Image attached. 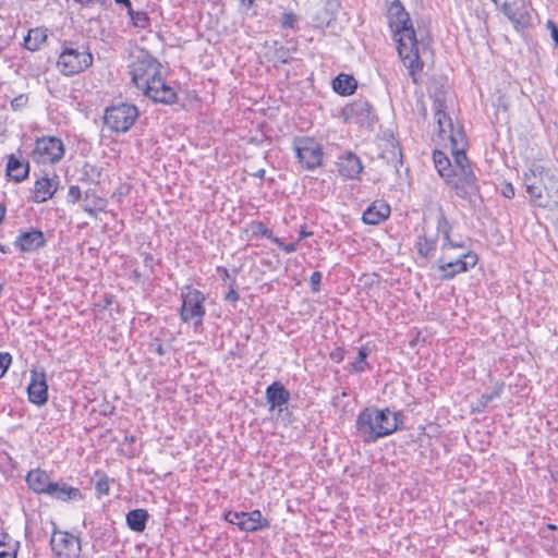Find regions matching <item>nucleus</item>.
<instances>
[{
  "label": "nucleus",
  "mask_w": 558,
  "mask_h": 558,
  "mask_svg": "<svg viewBox=\"0 0 558 558\" xmlns=\"http://www.w3.org/2000/svg\"><path fill=\"white\" fill-rule=\"evenodd\" d=\"M388 23L397 41V49L404 66L414 83H417L416 74L423 70L421 50L425 44L418 40L409 13L399 0H393L388 8Z\"/></svg>",
  "instance_id": "1"
},
{
  "label": "nucleus",
  "mask_w": 558,
  "mask_h": 558,
  "mask_svg": "<svg viewBox=\"0 0 558 558\" xmlns=\"http://www.w3.org/2000/svg\"><path fill=\"white\" fill-rule=\"evenodd\" d=\"M403 427V415L389 408L371 405L362 409L355 418V432L364 444H374Z\"/></svg>",
  "instance_id": "2"
},
{
  "label": "nucleus",
  "mask_w": 558,
  "mask_h": 558,
  "mask_svg": "<svg viewBox=\"0 0 558 558\" xmlns=\"http://www.w3.org/2000/svg\"><path fill=\"white\" fill-rule=\"evenodd\" d=\"M531 203L541 208L558 206V175L544 166L533 163L523 174Z\"/></svg>",
  "instance_id": "3"
},
{
  "label": "nucleus",
  "mask_w": 558,
  "mask_h": 558,
  "mask_svg": "<svg viewBox=\"0 0 558 558\" xmlns=\"http://www.w3.org/2000/svg\"><path fill=\"white\" fill-rule=\"evenodd\" d=\"M130 58L129 69L132 83L143 92L151 84L153 80H157L161 75V64L144 48H136Z\"/></svg>",
  "instance_id": "4"
},
{
  "label": "nucleus",
  "mask_w": 558,
  "mask_h": 558,
  "mask_svg": "<svg viewBox=\"0 0 558 558\" xmlns=\"http://www.w3.org/2000/svg\"><path fill=\"white\" fill-rule=\"evenodd\" d=\"M94 57L88 46L74 47L64 43L58 57L57 66L64 76L80 74L92 66Z\"/></svg>",
  "instance_id": "5"
},
{
  "label": "nucleus",
  "mask_w": 558,
  "mask_h": 558,
  "mask_svg": "<svg viewBox=\"0 0 558 558\" xmlns=\"http://www.w3.org/2000/svg\"><path fill=\"white\" fill-rule=\"evenodd\" d=\"M181 299L180 317L182 322L192 323L194 328L198 329L203 325L206 314L204 293L191 286H185L181 289Z\"/></svg>",
  "instance_id": "6"
},
{
  "label": "nucleus",
  "mask_w": 558,
  "mask_h": 558,
  "mask_svg": "<svg viewBox=\"0 0 558 558\" xmlns=\"http://www.w3.org/2000/svg\"><path fill=\"white\" fill-rule=\"evenodd\" d=\"M138 114L140 112L135 105L119 102L111 105L105 110L104 123L112 132L125 133L134 125Z\"/></svg>",
  "instance_id": "7"
},
{
  "label": "nucleus",
  "mask_w": 558,
  "mask_h": 558,
  "mask_svg": "<svg viewBox=\"0 0 558 558\" xmlns=\"http://www.w3.org/2000/svg\"><path fill=\"white\" fill-rule=\"evenodd\" d=\"M446 183L454 191L458 197L466 199L470 204L475 205L477 201L482 202L478 180L473 169H462L459 172H453L446 180Z\"/></svg>",
  "instance_id": "8"
},
{
  "label": "nucleus",
  "mask_w": 558,
  "mask_h": 558,
  "mask_svg": "<svg viewBox=\"0 0 558 558\" xmlns=\"http://www.w3.org/2000/svg\"><path fill=\"white\" fill-rule=\"evenodd\" d=\"M492 1L510 20L515 29H523L532 25L533 9L529 0Z\"/></svg>",
  "instance_id": "9"
},
{
  "label": "nucleus",
  "mask_w": 558,
  "mask_h": 558,
  "mask_svg": "<svg viewBox=\"0 0 558 558\" xmlns=\"http://www.w3.org/2000/svg\"><path fill=\"white\" fill-rule=\"evenodd\" d=\"M64 144L57 136L37 138L32 151V158L37 163L54 165L64 156Z\"/></svg>",
  "instance_id": "10"
},
{
  "label": "nucleus",
  "mask_w": 558,
  "mask_h": 558,
  "mask_svg": "<svg viewBox=\"0 0 558 558\" xmlns=\"http://www.w3.org/2000/svg\"><path fill=\"white\" fill-rule=\"evenodd\" d=\"M293 148L303 168L313 170L322 165L323 149L314 138L296 137L293 141Z\"/></svg>",
  "instance_id": "11"
},
{
  "label": "nucleus",
  "mask_w": 558,
  "mask_h": 558,
  "mask_svg": "<svg viewBox=\"0 0 558 558\" xmlns=\"http://www.w3.org/2000/svg\"><path fill=\"white\" fill-rule=\"evenodd\" d=\"M50 546L54 558H80L81 541L77 536L66 532L53 529Z\"/></svg>",
  "instance_id": "12"
},
{
  "label": "nucleus",
  "mask_w": 558,
  "mask_h": 558,
  "mask_svg": "<svg viewBox=\"0 0 558 558\" xmlns=\"http://www.w3.org/2000/svg\"><path fill=\"white\" fill-rule=\"evenodd\" d=\"M433 107L435 111V120L438 126V135L442 140L449 138L450 141L452 137H460L462 142L464 140V134L460 130L457 132L454 131L452 120L446 112V97L442 92L436 93L434 95Z\"/></svg>",
  "instance_id": "13"
},
{
  "label": "nucleus",
  "mask_w": 558,
  "mask_h": 558,
  "mask_svg": "<svg viewBox=\"0 0 558 558\" xmlns=\"http://www.w3.org/2000/svg\"><path fill=\"white\" fill-rule=\"evenodd\" d=\"M225 520L244 532H255L270 526L269 521L263 517L258 509L251 512L230 510L225 513Z\"/></svg>",
  "instance_id": "14"
},
{
  "label": "nucleus",
  "mask_w": 558,
  "mask_h": 558,
  "mask_svg": "<svg viewBox=\"0 0 558 558\" xmlns=\"http://www.w3.org/2000/svg\"><path fill=\"white\" fill-rule=\"evenodd\" d=\"M478 257L476 253L468 251L460 255L457 259L445 262L441 256L438 259V270L440 271L441 280L453 279L457 275L468 271L477 264Z\"/></svg>",
  "instance_id": "15"
},
{
  "label": "nucleus",
  "mask_w": 558,
  "mask_h": 558,
  "mask_svg": "<svg viewBox=\"0 0 558 558\" xmlns=\"http://www.w3.org/2000/svg\"><path fill=\"white\" fill-rule=\"evenodd\" d=\"M342 117L347 122L371 125L374 120L373 106L365 99L355 100L342 109Z\"/></svg>",
  "instance_id": "16"
},
{
  "label": "nucleus",
  "mask_w": 558,
  "mask_h": 558,
  "mask_svg": "<svg viewBox=\"0 0 558 558\" xmlns=\"http://www.w3.org/2000/svg\"><path fill=\"white\" fill-rule=\"evenodd\" d=\"M59 184L60 179L56 172L51 174L45 172L34 183L32 201L38 204L47 202L53 197Z\"/></svg>",
  "instance_id": "17"
},
{
  "label": "nucleus",
  "mask_w": 558,
  "mask_h": 558,
  "mask_svg": "<svg viewBox=\"0 0 558 558\" xmlns=\"http://www.w3.org/2000/svg\"><path fill=\"white\" fill-rule=\"evenodd\" d=\"M46 243L47 241L41 230L29 228L27 230H20L13 245L22 253H29L43 248L46 246Z\"/></svg>",
  "instance_id": "18"
},
{
  "label": "nucleus",
  "mask_w": 558,
  "mask_h": 558,
  "mask_svg": "<svg viewBox=\"0 0 558 558\" xmlns=\"http://www.w3.org/2000/svg\"><path fill=\"white\" fill-rule=\"evenodd\" d=\"M29 402L36 405H44L48 401V385L44 371L32 369L31 381L27 386Z\"/></svg>",
  "instance_id": "19"
},
{
  "label": "nucleus",
  "mask_w": 558,
  "mask_h": 558,
  "mask_svg": "<svg viewBox=\"0 0 558 558\" xmlns=\"http://www.w3.org/2000/svg\"><path fill=\"white\" fill-rule=\"evenodd\" d=\"M436 230L437 235H440L442 239L441 251L446 252L449 248H464L465 242L463 240H453L451 238V232L453 230V222H451L444 209L440 207L436 217Z\"/></svg>",
  "instance_id": "20"
},
{
  "label": "nucleus",
  "mask_w": 558,
  "mask_h": 558,
  "mask_svg": "<svg viewBox=\"0 0 558 558\" xmlns=\"http://www.w3.org/2000/svg\"><path fill=\"white\" fill-rule=\"evenodd\" d=\"M143 94L155 102L172 105L177 101V93L163 81L161 75L157 80H153Z\"/></svg>",
  "instance_id": "21"
},
{
  "label": "nucleus",
  "mask_w": 558,
  "mask_h": 558,
  "mask_svg": "<svg viewBox=\"0 0 558 558\" xmlns=\"http://www.w3.org/2000/svg\"><path fill=\"white\" fill-rule=\"evenodd\" d=\"M266 400L269 404V410L278 409L282 411V407L290 400V391L280 381H274L266 388Z\"/></svg>",
  "instance_id": "22"
},
{
  "label": "nucleus",
  "mask_w": 558,
  "mask_h": 558,
  "mask_svg": "<svg viewBox=\"0 0 558 558\" xmlns=\"http://www.w3.org/2000/svg\"><path fill=\"white\" fill-rule=\"evenodd\" d=\"M338 171L347 179H356L363 170L361 159L352 151H345L338 158Z\"/></svg>",
  "instance_id": "23"
},
{
  "label": "nucleus",
  "mask_w": 558,
  "mask_h": 558,
  "mask_svg": "<svg viewBox=\"0 0 558 558\" xmlns=\"http://www.w3.org/2000/svg\"><path fill=\"white\" fill-rule=\"evenodd\" d=\"M390 206L385 201L373 202L363 213L362 221L366 225L376 226L390 216Z\"/></svg>",
  "instance_id": "24"
},
{
  "label": "nucleus",
  "mask_w": 558,
  "mask_h": 558,
  "mask_svg": "<svg viewBox=\"0 0 558 558\" xmlns=\"http://www.w3.org/2000/svg\"><path fill=\"white\" fill-rule=\"evenodd\" d=\"M25 481L28 488L37 495H47L53 483L48 473L39 468L28 471Z\"/></svg>",
  "instance_id": "25"
},
{
  "label": "nucleus",
  "mask_w": 558,
  "mask_h": 558,
  "mask_svg": "<svg viewBox=\"0 0 558 558\" xmlns=\"http://www.w3.org/2000/svg\"><path fill=\"white\" fill-rule=\"evenodd\" d=\"M5 174L16 183L23 182L29 175L28 161L16 157L14 154L9 155L5 167Z\"/></svg>",
  "instance_id": "26"
},
{
  "label": "nucleus",
  "mask_w": 558,
  "mask_h": 558,
  "mask_svg": "<svg viewBox=\"0 0 558 558\" xmlns=\"http://www.w3.org/2000/svg\"><path fill=\"white\" fill-rule=\"evenodd\" d=\"M47 496L60 501H75L83 498L78 488L64 482H53L47 493Z\"/></svg>",
  "instance_id": "27"
},
{
  "label": "nucleus",
  "mask_w": 558,
  "mask_h": 558,
  "mask_svg": "<svg viewBox=\"0 0 558 558\" xmlns=\"http://www.w3.org/2000/svg\"><path fill=\"white\" fill-rule=\"evenodd\" d=\"M108 201L99 196L94 190H87L84 194V204L82 208L90 217H97V214L105 211Z\"/></svg>",
  "instance_id": "28"
},
{
  "label": "nucleus",
  "mask_w": 558,
  "mask_h": 558,
  "mask_svg": "<svg viewBox=\"0 0 558 558\" xmlns=\"http://www.w3.org/2000/svg\"><path fill=\"white\" fill-rule=\"evenodd\" d=\"M451 151L454 159L453 172H459L462 169H473L464 150V140L461 142L460 137L450 141Z\"/></svg>",
  "instance_id": "29"
},
{
  "label": "nucleus",
  "mask_w": 558,
  "mask_h": 558,
  "mask_svg": "<svg viewBox=\"0 0 558 558\" xmlns=\"http://www.w3.org/2000/svg\"><path fill=\"white\" fill-rule=\"evenodd\" d=\"M48 29L45 27L31 28L24 37V48L29 51H37L47 43Z\"/></svg>",
  "instance_id": "30"
},
{
  "label": "nucleus",
  "mask_w": 558,
  "mask_h": 558,
  "mask_svg": "<svg viewBox=\"0 0 558 558\" xmlns=\"http://www.w3.org/2000/svg\"><path fill=\"white\" fill-rule=\"evenodd\" d=\"M148 519L147 510L142 508L130 510L125 517L128 527L136 533H141L146 529Z\"/></svg>",
  "instance_id": "31"
},
{
  "label": "nucleus",
  "mask_w": 558,
  "mask_h": 558,
  "mask_svg": "<svg viewBox=\"0 0 558 558\" xmlns=\"http://www.w3.org/2000/svg\"><path fill=\"white\" fill-rule=\"evenodd\" d=\"M356 80L349 74H339L332 80L333 90L341 96L352 95L356 89Z\"/></svg>",
  "instance_id": "32"
},
{
  "label": "nucleus",
  "mask_w": 558,
  "mask_h": 558,
  "mask_svg": "<svg viewBox=\"0 0 558 558\" xmlns=\"http://www.w3.org/2000/svg\"><path fill=\"white\" fill-rule=\"evenodd\" d=\"M383 158L387 159L388 163H391L398 171V167L403 163V155L399 142L391 137L386 143V148L383 150Z\"/></svg>",
  "instance_id": "33"
},
{
  "label": "nucleus",
  "mask_w": 558,
  "mask_h": 558,
  "mask_svg": "<svg viewBox=\"0 0 558 558\" xmlns=\"http://www.w3.org/2000/svg\"><path fill=\"white\" fill-rule=\"evenodd\" d=\"M437 247V236H427L426 234L417 235L415 241V248L417 254L423 258H428L434 255Z\"/></svg>",
  "instance_id": "34"
},
{
  "label": "nucleus",
  "mask_w": 558,
  "mask_h": 558,
  "mask_svg": "<svg viewBox=\"0 0 558 558\" xmlns=\"http://www.w3.org/2000/svg\"><path fill=\"white\" fill-rule=\"evenodd\" d=\"M433 160L439 175L445 179V181L451 177L453 173V167L450 159L442 151L435 150L433 154Z\"/></svg>",
  "instance_id": "35"
},
{
  "label": "nucleus",
  "mask_w": 558,
  "mask_h": 558,
  "mask_svg": "<svg viewBox=\"0 0 558 558\" xmlns=\"http://www.w3.org/2000/svg\"><path fill=\"white\" fill-rule=\"evenodd\" d=\"M505 384L502 381L496 383L493 390L488 393H483L476 405L473 408V412L481 413L483 412L494 399L499 398L504 391Z\"/></svg>",
  "instance_id": "36"
},
{
  "label": "nucleus",
  "mask_w": 558,
  "mask_h": 558,
  "mask_svg": "<svg viewBox=\"0 0 558 558\" xmlns=\"http://www.w3.org/2000/svg\"><path fill=\"white\" fill-rule=\"evenodd\" d=\"M371 350L367 345H362L357 350L355 360L350 364L351 373H363L368 368L367 357Z\"/></svg>",
  "instance_id": "37"
},
{
  "label": "nucleus",
  "mask_w": 558,
  "mask_h": 558,
  "mask_svg": "<svg viewBox=\"0 0 558 558\" xmlns=\"http://www.w3.org/2000/svg\"><path fill=\"white\" fill-rule=\"evenodd\" d=\"M82 171H83V178L81 179L82 181L87 182V183H93V184L100 183L101 172H102L101 168L86 162L83 166Z\"/></svg>",
  "instance_id": "38"
},
{
  "label": "nucleus",
  "mask_w": 558,
  "mask_h": 558,
  "mask_svg": "<svg viewBox=\"0 0 558 558\" xmlns=\"http://www.w3.org/2000/svg\"><path fill=\"white\" fill-rule=\"evenodd\" d=\"M128 15L134 27L146 28L149 26V16L145 11H135L132 7L129 8Z\"/></svg>",
  "instance_id": "39"
},
{
  "label": "nucleus",
  "mask_w": 558,
  "mask_h": 558,
  "mask_svg": "<svg viewBox=\"0 0 558 558\" xmlns=\"http://www.w3.org/2000/svg\"><path fill=\"white\" fill-rule=\"evenodd\" d=\"M272 59L282 64L289 63L291 60L290 49L282 45H278V43L276 41L274 45Z\"/></svg>",
  "instance_id": "40"
},
{
  "label": "nucleus",
  "mask_w": 558,
  "mask_h": 558,
  "mask_svg": "<svg viewBox=\"0 0 558 558\" xmlns=\"http://www.w3.org/2000/svg\"><path fill=\"white\" fill-rule=\"evenodd\" d=\"M97 482L95 484L96 493L99 496L109 494V477L105 473L96 472Z\"/></svg>",
  "instance_id": "41"
},
{
  "label": "nucleus",
  "mask_w": 558,
  "mask_h": 558,
  "mask_svg": "<svg viewBox=\"0 0 558 558\" xmlns=\"http://www.w3.org/2000/svg\"><path fill=\"white\" fill-rule=\"evenodd\" d=\"M12 364V355L9 352H0V378L4 376Z\"/></svg>",
  "instance_id": "42"
},
{
  "label": "nucleus",
  "mask_w": 558,
  "mask_h": 558,
  "mask_svg": "<svg viewBox=\"0 0 558 558\" xmlns=\"http://www.w3.org/2000/svg\"><path fill=\"white\" fill-rule=\"evenodd\" d=\"M229 286H230V289H229V291L226 293V295H225V300H226L227 302H230V303L234 304V303H236V302L239 301V299H240V294H239V292H238V290H236V288H235V278H233V279L231 280V282L229 283Z\"/></svg>",
  "instance_id": "43"
},
{
  "label": "nucleus",
  "mask_w": 558,
  "mask_h": 558,
  "mask_svg": "<svg viewBox=\"0 0 558 558\" xmlns=\"http://www.w3.org/2000/svg\"><path fill=\"white\" fill-rule=\"evenodd\" d=\"M82 197V191L78 185H71L68 191L66 201L68 203L75 204Z\"/></svg>",
  "instance_id": "44"
},
{
  "label": "nucleus",
  "mask_w": 558,
  "mask_h": 558,
  "mask_svg": "<svg viewBox=\"0 0 558 558\" xmlns=\"http://www.w3.org/2000/svg\"><path fill=\"white\" fill-rule=\"evenodd\" d=\"M253 232L255 234L259 233L263 236H265L266 239L271 240L272 242H274V239L277 238V236L274 235L272 231L269 230L263 222L256 223V226L253 229Z\"/></svg>",
  "instance_id": "45"
},
{
  "label": "nucleus",
  "mask_w": 558,
  "mask_h": 558,
  "mask_svg": "<svg viewBox=\"0 0 558 558\" xmlns=\"http://www.w3.org/2000/svg\"><path fill=\"white\" fill-rule=\"evenodd\" d=\"M19 547V542H13V544H9V549L0 550V558H16Z\"/></svg>",
  "instance_id": "46"
},
{
  "label": "nucleus",
  "mask_w": 558,
  "mask_h": 558,
  "mask_svg": "<svg viewBox=\"0 0 558 558\" xmlns=\"http://www.w3.org/2000/svg\"><path fill=\"white\" fill-rule=\"evenodd\" d=\"M274 243L286 253H293L298 248V242L284 243L281 239H274Z\"/></svg>",
  "instance_id": "47"
},
{
  "label": "nucleus",
  "mask_w": 558,
  "mask_h": 558,
  "mask_svg": "<svg viewBox=\"0 0 558 558\" xmlns=\"http://www.w3.org/2000/svg\"><path fill=\"white\" fill-rule=\"evenodd\" d=\"M28 102V97L25 94H21L11 100V107L17 111L23 109Z\"/></svg>",
  "instance_id": "48"
},
{
  "label": "nucleus",
  "mask_w": 558,
  "mask_h": 558,
  "mask_svg": "<svg viewBox=\"0 0 558 558\" xmlns=\"http://www.w3.org/2000/svg\"><path fill=\"white\" fill-rule=\"evenodd\" d=\"M322 278H323V275L320 271H314L311 275L310 283H311V289L313 292L316 293V292L320 291Z\"/></svg>",
  "instance_id": "49"
},
{
  "label": "nucleus",
  "mask_w": 558,
  "mask_h": 558,
  "mask_svg": "<svg viewBox=\"0 0 558 558\" xmlns=\"http://www.w3.org/2000/svg\"><path fill=\"white\" fill-rule=\"evenodd\" d=\"M148 350L150 352H154L158 355H163L166 353V350L163 348V345L160 343L159 339H154L149 345H148Z\"/></svg>",
  "instance_id": "50"
},
{
  "label": "nucleus",
  "mask_w": 558,
  "mask_h": 558,
  "mask_svg": "<svg viewBox=\"0 0 558 558\" xmlns=\"http://www.w3.org/2000/svg\"><path fill=\"white\" fill-rule=\"evenodd\" d=\"M345 351L342 348H336L329 354L330 360L335 363H341L344 360Z\"/></svg>",
  "instance_id": "51"
},
{
  "label": "nucleus",
  "mask_w": 558,
  "mask_h": 558,
  "mask_svg": "<svg viewBox=\"0 0 558 558\" xmlns=\"http://www.w3.org/2000/svg\"><path fill=\"white\" fill-rule=\"evenodd\" d=\"M296 17L293 13H284L282 16V25L284 27H293V24L295 23Z\"/></svg>",
  "instance_id": "52"
},
{
  "label": "nucleus",
  "mask_w": 558,
  "mask_h": 558,
  "mask_svg": "<svg viewBox=\"0 0 558 558\" xmlns=\"http://www.w3.org/2000/svg\"><path fill=\"white\" fill-rule=\"evenodd\" d=\"M256 0H241L239 11L242 14H246L250 9L254 5Z\"/></svg>",
  "instance_id": "53"
},
{
  "label": "nucleus",
  "mask_w": 558,
  "mask_h": 558,
  "mask_svg": "<svg viewBox=\"0 0 558 558\" xmlns=\"http://www.w3.org/2000/svg\"><path fill=\"white\" fill-rule=\"evenodd\" d=\"M501 194L507 198H513L514 197V187L511 183H505Z\"/></svg>",
  "instance_id": "54"
},
{
  "label": "nucleus",
  "mask_w": 558,
  "mask_h": 558,
  "mask_svg": "<svg viewBox=\"0 0 558 558\" xmlns=\"http://www.w3.org/2000/svg\"><path fill=\"white\" fill-rule=\"evenodd\" d=\"M76 3H78L81 7L90 8L95 5L96 3H104V0H74Z\"/></svg>",
  "instance_id": "55"
},
{
  "label": "nucleus",
  "mask_w": 558,
  "mask_h": 558,
  "mask_svg": "<svg viewBox=\"0 0 558 558\" xmlns=\"http://www.w3.org/2000/svg\"><path fill=\"white\" fill-rule=\"evenodd\" d=\"M14 541L8 534L0 535V547H7L9 549V544H13Z\"/></svg>",
  "instance_id": "56"
},
{
  "label": "nucleus",
  "mask_w": 558,
  "mask_h": 558,
  "mask_svg": "<svg viewBox=\"0 0 558 558\" xmlns=\"http://www.w3.org/2000/svg\"><path fill=\"white\" fill-rule=\"evenodd\" d=\"M144 266L149 268L150 270H153V267H154V256L149 253H146L144 255Z\"/></svg>",
  "instance_id": "57"
},
{
  "label": "nucleus",
  "mask_w": 558,
  "mask_h": 558,
  "mask_svg": "<svg viewBox=\"0 0 558 558\" xmlns=\"http://www.w3.org/2000/svg\"><path fill=\"white\" fill-rule=\"evenodd\" d=\"M217 271L221 272L223 280H230L231 281L233 279V278H231V276H230V274H229L227 268L218 267Z\"/></svg>",
  "instance_id": "58"
},
{
  "label": "nucleus",
  "mask_w": 558,
  "mask_h": 558,
  "mask_svg": "<svg viewBox=\"0 0 558 558\" xmlns=\"http://www.w3.org/2000/svg\"><path fill=\"white\" fill-rule=\"evenodd\" d=\"M312 234H313V232L307 231L304 227H301V229L299 231V241L303 240L307 236H311Z\"/></svg>",
  "instance_id": "59"
},
{
  "label": "nucleus",
  "mask_w": 558,
  "mask_h": 558,
  "mask_svg": "<svg viewBox=\"0 0 558 558\" xmlns=\"http://www.w3.org/2000/svg\"><path fill=\"white\" fill-rule=\"evenodd\" d=\"M5 214H7V207L4 204H0V225L4 221V218H5Z\"/></svg>",
  "instance_id": "60"
},
{
  "label": "nucleus",
  "mask_w": 558,
  "mask_h": 558,
  "mask_svg": "<svg viewBox=\"0 0 558 558\" xmlns=\"http://www.w3.org/2000/svg\"><path fill=\"white\" fill-rule=\"evenodd\" d=\"M114 1L118 4L124 5L126 8V11L129 10V8H132L131 0H114Z\"/></svg>",
  "instance_id": "61"
},
{
  "label": "nucleus",
  "mask_w": 558,
  "mask_h": 558,
  "mask_svg": "<svg viewBox=\"0 0 558 558\" xmlns=\"http://www.w3.org/2000/svg\"><path fill=\"white\" fill-rule=\"evenodd\" d=\"M253 177L263 179L265 177V169H258L256 172L253 173Z\"/></svg>",
  "instance_id": "62"
},
{
  "label": "nucleus",
  "mask_w": 558,
  "mask_h": 558,
  "mask_svg": "<svg viewBox=\"0 0 558 558\" xmlns=\"http://www.w3.org/2000/svg\"><path fill=\"white\" fill-rule=\"evenodd\" d=\"M0 252L3 253V254H7L10 252V247L0 243Z\"/></svg>",
  "instance_id": "63"
},
{
  "label": "nucleus",
  "mask_w": 558,
  "mask_h": 558,
  "mask_svg": "<svg viewBox=\"0 0 558 558\" xmlns=\"http://www.w3.org/2000/svg\"><path fill=\"white\" fill-rule=\"evenodd\" d=\"M547 526H548V529H550V530H556V529H557V526H556L555 524H548Z\"/></svg>",
  "instance_id": "64"
}]
</instances>
